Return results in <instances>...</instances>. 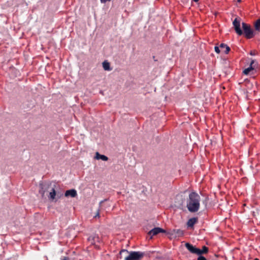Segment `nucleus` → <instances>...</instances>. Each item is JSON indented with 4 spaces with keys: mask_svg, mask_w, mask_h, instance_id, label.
Listing matches in <instances>:
<instances>
[{
    "mask_svg": "<svg viewBox=\"0 0 260 260\" xmlns=\"http://www.w3.org/2000/svg\"><path fill=\"white\" fill-rule=\"evenodd\" d=\"M96 216H99V213H98Z\"/></svg>",
    "mask_w": 260,
    "mask_h": 260,
    "instance_id": "bb28decb",
    "label": "nucleus"
},
{
    "mask_svg": "<svg viewBox=\"0 0 260 260\" xmlns=\"http://www.w3.org/2000/svg\"><path fill=\"white\" fill-rule=\"evenodd\" d=\"M111 0H100L102 3H105L107 2H110Z\"/></svg>",
    "mask_w": 260,
    "mask_h": 260,
    "instance_id": "6ab92c4d",
    "label": "nucleus"
},
{
    "mask_svg": "<svg viewBox=\"0 0 260 260\" xmlns=\"http://www.w3.org/2000/svg\"><path fill=\"white\" fill-rule=\"evenodd\" d=\"M252 91L254 93L255 92V90L253 89Z\"/></svg>",
    "mask_w": 260,
    "mask_h": 260,
    "instance_id": "a878e982",
    "label": "nucleus"
},
{
    "mask_svg": "<svg viewBox=\"0 0 260 260\" xmlns=\"http://www.w3.org/2000/svg\"><path fill=\"white\" fill-rule=\"evenodd\" d=\"M233 25L236 32L239 35L241 36L243 33L246 38L250 39L252 38L254 35L253 30L251 28L250 25L243 22L242 23L243 31L240 28V22L237 18L233 21Z\"/></svg>",
    "mask_w": 260,
    "mask_h": 260,
    "instance_id": "f257e3e1",
    "label": "nucleus"
},
{
    "mask_svg": "<svg viewBox=\"0 0 260 260\" xmlns=\"http://www.w3.org/2000/svg\"><path fill=\"white\" fill-rule=\"evenodd\" d=\"M56 191L54 188H52L49 193V198L51 200H54L56 196Z\"/></svg>",
    "mask_w": 260,
    "mask_h": 260,
    "instance_id": "ddd939ff",
    "label": "nucleus"
},
{
    "mask_svg": "<svg viewBox=\"0 0 260 260\" xmlns=\"http://www.w3.org/2000/svg\"><path fill=\"white\" fill-rule=\"evenodd\" d=\"M200 256L198 258V260H207L206 258L202 255H199Z\"/></svg>",
    "mask_w": 260,
    "mask_h": 260,
    "instance_id": "f3484780",
    "label": "nucleus"
},
{
    "mask_svg": "<svg viewBox=\"0 0 260 260\" xmlns=\"http://www.w3.org/2000/svg\"><path fill=\"white\" fill-rule=\"evenodd\" d=\"M254 63V60H252L251 61L250 66L248 68H247L243 70V73L244 75H248L251 71H252L254 70V68L252 67V65Z\"/></svg>",
    "mask_w": 260,
    "mask_h": 260,
    "instance_id": "6e6552de",
    "label": "nucleus"
},
{
    "mask_svg": "<svg viewBox=\"0 0 260 260\" xmlns=\"http://www.w3.org/2000/svg\"><path fill=\"white\" fill-rule=\"evenodd\" d=\"M201 197L198 193L192 191L189 194L186 207L190 212H197L200 206Z\"/></svg>",
    "mask_w": 260,
    "mask_h": 260,
    "instance_id": "f03ea898",
    "label": "nucleus"
},
{
    "mask_svg": "<svg viewBox=\"0 0 260 260\" xmlns=\"http://www.w3.org/2000/svg\"><path fill=\"white\" fill-rule=\"evenodd\" d=\"M208 248L205 246H204L202 247V249H200L201 254H202V253H206L208 252Z\"/></svg>",
    "mask_w": 260,
    "mask_h": 260,
    "instance_id": "2eb2a0df",
    "label": "nucleus"
},
{
    "mask_svg": "<svg viewBox=\"0 0 260 260\" xmlns=\"http://www.w3.org/2000/svg\"><path fill=\"white\" fill-rule=\"evenodd\" d=\"M62 260H68V258H64L63 259H62Z\"/></svg>",
    "mask_w": 260,
    "mask_h": 260,
    "instance_id": "393cba45",
    "label": "nucleus"
},
{
    "mask_svg": "<svg viewBox=\"0 0 260 260\" xmlns=\"http://www.w3.org/2000/svg\"><path fill=\"white\" fill-rule=\"evenodd\" d=\"M250 54L251 55H255V52L253 51H251L250 52Z\"/></svg>",
    "mask_w": 260,
    "mask_h": 260,
    "instance_id": "412c9836",
    "label": "nucleus"
},
{
    "mask_svg": "<svg viewBox=\"0 0 260 260\" xmlns=\"http://www.w3.org/2000/svg\"><path fill=\"white\" fill-rule=\"evenodd\" d=\"M88 240L90 244L93 245L95 248L98 249L100 248V245L99 244L100 242V237L97 235L90 236L88 238Z\"/></svg>",
    "mask_w": 260,
    "mask_h": 260,
    "instance_id": "20e7f679",
    "label": "nucleus"
},
{
    "mask_svg": "<svg viewBox=\"0 0 260 260\" xmlns=\"http://www.w3.org/2000/svg\"><path fill=\"white\" fill-rule=\"evenodd\" d=\"M122 252H126V253H128V251L127 250H124V249H123V250H121L120 252V253H122Z\"/></svg>",
    "mask_w": 260,
    "mask_h": 260,
    "instance_id": "aec40b11",
    "label": "nucleus"
},
{
    "mask_svg": "<svg viewBox=\"0 0 260 260\" xmlns=\"http://www.w3.org/2000/svg\"><path fill=\"white\" fill-rule=\"evenodd\" d=\"M186 248L192 253L196 254L197 255H201L200 249L193 246L192 245L186 243L185 244Z\"/></svg>",
    "mask_w": 260,
    "mask_h": 260,
    "instance_id": "39448f33",
    "label": "nucleus"
},
{
    "mask_svg": "<svg viewBox=\"0 0 260 260\" xmlns=\"http://www.w3.org/2000/svg\"><path fill=\"white\" fill-rule=\"evenodd\" d=\"M252 84L251 83H248V84H247V87H248L249 86H252Z\"/></svg>",
    "mask_w": 260,
    "mask_h": 260,
    "instance_id": "4be33fe9",
    "label": "nucleus"
},
{
    "mask_svg": "<svg viewBox=\"0 0 260 260\" xmlns=\"http://www.w3.org/2000/svg\"><path fill=\"white\" fill-rule=\"evenodd\" d=\"M39 192H40V193H41L42 194V196H43L44 195V193H45V191L43 189V188H42L40 190Z\"/></svg>",
    "mask_w": 260,
    "mask_h": 260,
    "instance_id": "a211bd4d",
    "label": "nucleus"
},
{
    "mask_svg": "<svg viewBox=\"0 0 260 260\" xmlns=\"http://www.w3.org/2000/svg\"><path fill=\"white\" fill-rule=\"evenodd\" d=\"M255 30L260 32V19H257L254 24Z\"/></svg>",
    "mask_w": 260,
    "mask_h": 260,
    "instance_id": "4468645a",
    "label": "nucleus"
},
{
    "mask_svg": "<svg viewBox=\"0 0 260 260\" xmlns=\"http://www.w3.org/2000/svg\"><path fill=\"white\" fill-rule=\"evenodd\" d=\"M144 255V253L141 251H131L125 260H140Z\"/></svg>",
    "mask_w": 260,
    "mask_h": 260,
    "instance_id": "7ed1b4c3",
    "label": "nucleus"
},
{
    "mask_svg": "<svg viewBox=\"0 0 260 260\" xmlns=\"http://www.w3.org/2000/svg\"><path fill=\"white\" fill-rule=\"evenodd\" d=\"M178 233H181V234H183V232L181 230H179Z\"/></svg>",
    "mask_w": 260,
    "mask_h": 260,
    "instance_id": "5701e85b",
    "label": "nucleus"
},
{
    "mask_svg": "<svg viewBox=\"0 0 260 260\" xmlns=\"http://www.w3.org/2000/svg\"><path fill=\"white\" fill-rule=\"evenodd\" d=\"M95 158L97 159H102L104 161H107L108 159V157L104 155L100 154L99 152L96 153Z\"/></svg>",
    "mask_w": 260,
    "mask_h": 260,
    "instance_id": "9b49d317",
    "label": "nucleus"
},
{
    "mask_svg": "<svg viewBox=\"0 0 260 260\" xmlns=\"http://www.w3.org/2000/svg\"><path fill=\"white\" fill-rule=\"evenodd\" d=\"M220 47H218V46H215V48H214V49H215V51L217 53H219L220 52V50L219 49Z\"/></svg>",
    "mask_w": 260,
    "mask_h": 260,
    "instance_id": "dca6fc26",
    "label": "nucleus"
},
{
    "mask_svg": "<svg viewBox=\"0 0 260 260\" xmlns=\"http://www.w3.org/2000/svg\"><path fill=\"white\" fill-rule=\"evenodd\" d=\"M64 196L66 197H71L72 198H74L77 196V193L75 189H72L67 190L65 192Z\"/></svg>",
    "mask_w": 260,
    "mask_h": 260,
    "instance_id": "0eeeda50",
    "label": "nucleus"
},
{
    "mask_svg": "<svg viewBox=\"0 0 260 260\" xmlns=\"http://www.w3.org/2000/svg\"><path fill=\"white\" fill-rule=\"evenodd\" d=\"M103 67L105 70L106 71H110L111 69L110 68V65L109 62L107 61H104L103 62Z\"/></svg>",
    "mask_w": 260,
    "mask_h": 260,
    "instance_id": "f8f14e48",
    "label": "nucleus"
},
{
    "mask_svg": "<svg viewBox=\"0 0 260 260\" xmlns=\"http://www.w3.org/2000/svg\"><path fill=\"white\" fill-rule=\"evenodd\" d=\"M160 233H165V231L160 228H155L150 231L148 234L151 236H155Z\"/></svg>",
    "mask_w": 260,
    "mask_h": 260,
    "instance_id": "423d86ee",
    "label": "nucleus"
},
{
    "mask_svg": "<svg viewBox=\"0 0 260 260\" xmlns=\"http://www.w3.org/2000/svg\"><path fill=\"white\" fill-rule=\"evenodd\" d=\"M197 222V218L193 217L189 219L187 223L188 227L192 228L195 223Z\"/></svg>",
    "mask_w": 260,
    "mask_h": 260,
    "instance_id": "9d476101",
    "label": "nucleus"
},
{
    "mask_svg": "<svg viewBox=\"0 0 260 260\" xmlns=\"http://www.w3.org/2000/svg\"><path fill=\"white\" fill-rule=\"evenodd\" d=\"M192 1L193 2H198L199 0H192Z\"/></svg>",
    "mask_w": 260,
    "mask_h": 260,
    "instance_id": "b1692460",
    "label": "nucleus"
},
{
    "mask_svg": "<svg viewBox=\"0 0 260 260\" xmlns=\"http://www.w3.org/2000/svg\"><path fill=\"white\" fill-rule=\"evenodd\" d=\"M222 52H224L225 54L229 53L230 51V48L227 46L226 44L223 43H221L219 46Z\"/></svg>",
    "mask_w": 260,
    "mask_h": 260,
    "instance_id": "1a4fd4ad",
    "label": "nucleus"
}]
</instances>
